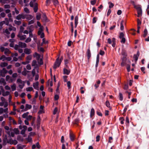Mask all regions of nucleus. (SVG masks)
Returning a JSON list of instances; mask_svg holds the SVG:
<instances>
[{
  "label": "nucleus",
  "mask_w": 149,
  "mask_h": 149,
  "mask_svg": "<svg viewBox=\"0 0 149 149\" xmlns=\"http://www.w3.org/2000/svg\"><path fill=\"white\" fill-rule=\"evenodd\" d=\"M41 15L40 13H37L36 16V18L37 20H39L41 18Z\"/></svg>",
  "instance_id": "20"
},
{
  "label": "nucleus",
  "mask_w": 149,
  "mask_h": 149,
  "mask_svg": "<svg viewBox=\"0 0 149 149\" xmlns=\"http://www.w3.org/2000/svg\"><path fill=\"white\" fill-rule=\"evenodd\" d=\"M122 54L123 55V56H125L126 57V56H127V54L125 50H123L122 51Z\"/></svg>",
  "instance_id": "39"
},
{
  "label": "nucleus",
  "mask_w": 149,
  "mask_h": 149,
  "mask_svg": "<svg viewBox=\"0 0 149 149\" xmlns=\"http://www.w3.org/2000/svg\"><path fill=\"white\" fill-rule=\"evenodd\" d=\"M96 2V0H93L91 1V3L92 5H94Z\"/></svg>",
  "instance_id": "52"
},
{
  "label": "nucleus",
  "mask_w": 149,
  "mask_h": 149,
  "mask_svg": "<svg viewBox=\"0 0 149 149\" xmlns=\"http://www.w3.org/2000/svg\"><path fill=\"white\" fill-rule=\"evenodd\" d=\"M128 88V84H125L124 85V87H123V88L124 90H127Z\"/></svg>",
  "instance_id": "51"
},
{
  "label": "nucleus",
  "mask_w": 149,
  "mask_h": 149,
  "mask_svg": "<svg viewBox=\"0 0 149 149\" xmlns=\"http://www.w3.org/2000/svg\"><path fill=\"white\" fill-rule=\"evenodd\" d=\"M38 5L37 3L34 4V7L33 8L34 11L35 13L38 10Z\"/></svg>",
  "instance_id": "15"
},
{
  "label": "nucleus",
  "mask_w": 149,
  "mask_h": 149,
  "mask_svg": "<svg viewBox=\"0 0 149 149\" xmlns=\"http://www.w3.org/2000/svg\"><path fill=\"white\" fill-rule=\"evenodd\" d=\"M119 98L120 100L121 101H122L123 99V95L121 93H119Z\"/></svg>",
  "instance_id": "29"
},
{
  "label": "nucleus",
  "mask_w": 149,
  "mask_h": 149,
  "mask_svg": "<svg viewBox=\"0 0 149 149\" xmlns=\"http://www.w3.org/2000/svg\"><path fill=\"white\" fill-rule=\"evenodd\" d=\"M106 106L108 107H109V108H110V103H109V102L108 101V100H107L106 102Z\"/></svg>",
  "instance_id": "44"
},
{
  "label": "nucleus",
  "mask_w": 149,
  "mask_h": 149,
  "mask_svg": "<svg viewBox=\"0 0 149 149\" xmlns=\"http://www.w3.org/2000/svg\"><path fill=\"white\" fill-rule=\"evenodd\" d=\"M59 96L57 95H55L54 96V100H58L59 99Z\"/></svg>",
  "instance_id": "54"
},
{
  "label": "nucleus",
  "mask_w": 149,
  "mask_h": 149,
  "mask_svg": "<svg viewBox=\"0 0 149 149\" xmlns=\"http://www.w3.org/2000/svg\"><path fill=\"white\" fill-rule=\"evenodd\" d=\"M79 118H76V119L73 123L74 124H77L79 122Z\"/></svg>",
  "instance_id": "43"
},
{
  "label": "nucleus",
  "mask_w": 149,
  "mask_h": 149,
  "mask_svg": "<svg viewBox=\"0 0 149 149\" xmlns=\"http://www.w3.org/2000/svg\"><path fill=\"white\" fill-rule=\"evenodd\" d=\"M18 45L19 47L22 48H25L26 47V44L25 43L21 42H19Z\"/></svg>",
  "instance_id": "6"
},
{
  "label": "nucleus",
  "mask_w": 149,
  "mask_h": 149,
  "mask_svg": "<svg viewBox=\"0 0 149 149\" xmlns=\"http://www.w3.org/2000/svg\"><path fill=\"white\" fill-rule=\"evenodd\" d=\"M26 17V15L23 14H19L16 17V19L18 20H19L21 18L24 19Z\"/></svg>",
  "instance_id": "4"
},
{
  "label": "nucleus",
  "mask_w": 149,
  "mask_h": 149,
  "mask_svg": "<svg viewBox=\"0 0 149 149\" xmlns=\"http://www.w3.org/2000/svg\"><path fill=\"white\" fill-rule=\"evenodd\" d=\"M70 139L72 141H73L74 140V136L72 133H71L70 131Z\"/></svg>",
  "instance_id": "13"
},
{
  "label": "nucleus",
  "mask_w": 149,
  "mask_h": 149,
  "mask_svg": "<svg viewBox=\"0 0 149 149\" xmlns=\"http://www.w3.org/2000/svg\"><path fill=\"white\" fill-rule=\"evenodd\" d=\"M100 81L99 80H98L97 82V84H95V89H97V88L99 87V85L100 84Z\"/></svg>",
  "instance_id": "28"
},
{
  "label": "nucleus",
  "mask_w": 149,
  "mask_h": 149,
  "mask_svg": "<svg viewBox=\"0 0 149 149\" xmlns=\"http://www.w3.org/2000/svg\"><path fill=\"white\" fill-rule=\"evenodd\" d=\"M38 85L39 82L38 81L36 82V83H33V86L34 88L38 90H39Z\"/></svg>",
  "instance_id": "8"
},
{
  "label": "nucleus",
  "mask_w": 149,
  "mask_h": 149,
  "mask_svg": "<svg viewBox=\"0 0 149 149\" xmlns=\"http://www.w3.org/2000/svg\"><path fill=\"white\" fill-rule=\"evenodd\" d=\"M127 58L125 56H123L122 58V62L121 63V65L122 66H124L126 64Z\"/></svg>",
  "instance_id": "2"
},
{
  "label": "nucleus",
  "mask_w": 149,
  "mask_h": 149,
  "mask_svg": "<svg viewBox=\"0 0 149 149\" xmlns=\"http://www.w3.org/2000/svg\"><path fill=\"white\" fill-rule=\"evenodd\" d=\"M124 35L123 32L120 33L119 37L120 39L124 38Z\"/></svg>",
  "instance_id": "32"
},
{
  "label": "nucleus",
  "mask_w": 149,
  "mask_h": 149,
  "mask_svg": "<svg viewBox=\"0 0 149 149\" xmlns=\"http://www.w3.org/2000/svg\"><path fill=\"white\" fill-rule=\"evenodd\" d=\"M70 72V70H68L65 68H64L63 69V73L64 74L68 75Z\"/></svg>",
  "instance_id": "17"
},
{
  "label": "nucleus",
  "mask_w": 149,
  "mask_h": 149,
  "mask_svg": "<svg viewBox=\"0 0 149 149\" xmlns=\"http://www.w3.org/2000/svg\"><path fill=\"white\" fill-rule=\"evenodd\" d=\"M13 131L16 134H19V131L18 128H14L13 130Z\"/></svg>",
  "instance_id": "24"
},
{
  "label": "nucleus",
  "mask_w": 149,
  "mask_h": 149,
  "mask_svg": "<svg viewBox=\"0 0 149 149\" xmlns=\"http://www.w3.org/2000/svg\"><path fill=\"white\" fill-rule=\"evenodd\" d=\"M26 68L27 70H30L31 69V66L30 64H28L26 66Z\"/></svg>",
  "instance_id": "64"
},
{
  "label": "nucleus",
  "mask_w": 149,
  "mask_h": 149,
  "mask_svg": "<svg viewBox=\"0 0 149 149\" xmlns=\"http://www.w3.org/2000/svg\"><path fill=\"white\" fill-rule=\"evenodd\" d=\"M127 68V71L128 72H129L130 70V65L128 64H127L126 65Z\"/></svg>",
  "instance_id": "34"
},
{
  "label": "nucleus",
  "mask_w": 149,
  "mask_h": 149,
  "mask_svg": "<svg viewBox=\"0 0 149 149\" xmlns=\"http://www.w3.org/2000/svg\"><path fill=\"white\" fill-rule=\"evenodd\" d=\"M11 88L13 91L16 90V85L15 84H13V85L11 86Z\"/></svg>",
  "instance_id": "25"
},
{
  "label": "nucleus",
  "mask_w": 149,
  "mask_h": 149,
  "mask_svg": "<svg viewBox=\"0 0 149 149\" xmlns=\"http://www.w3.org/2000/svg\"><path fill=\"white\" fill-rule=\"evenodd\" d=\"M99 54L102 55L103 56L104 54V52L102 50H100L99 53Z\"/></svg>",
  "instance_id": "57"
},
{
  "label": "nucleus",
  "mask_w": 149,
  "mask_h": 149,
  "mask_svg": "<svg viewBox=\"0 0 149 149\" xmlns=\"http://www.w3.org/2000/svg\"><path fill=\"white\" fill-rule=\"evenodd\" d=\"M6 57L4 55H2L1 57L0 58V60H2L3 61L6 60Z\"/></svg>",
  "instance_id": "27"
},
{
  "label": "nucleus",
  "mask_w": 149,
  "mask_h": 149,
  "mask_svg": "<svg viewBox=\"0 0 149 149\" xmlns=\"http://www.w3.org/2000/svg\"><path fill=\"white\" fill-rule=\"evenodd\" d=\"M137 25H140L141 24V22L140 20L139 19H137Z\"/></svg>",
  "instance_id": "63"
},
{
  "label": "nucleus",
  "mask_w": 149,
  "mask_h": 149,
  "mask_svg": "<svg viewBox=\"0 0 149 149\" xmlns=\"http://www.w3.org/2000/svg\"><path fill=\"white\" fill-rule=\"evenodd\" d=\"M26 58L27 60H30L31 59V55H28L27 56Z\"/></svg>",
  "instance_id": "61"
},
{
  "label": "nucleus",
  "mask_w": 149,
  "mask_h": 149,
  "mask_svg": "<svg viewBox=\"0 0 149 149\" xmlns=\"http://www.w3.org/2000/svg\"><path fill=\"white\" fill-rule=\"evenodd\" d=\"M135 8L137 10L138 15H141L142 14V10L140 6H138Z\"/></svg>",
  "instance_id": "5"
},
{
  "label": "nucleus",
  "mask_w": 149,
  "mask_h": 149,
  "mask_svg": "<svg viewBox=\"0 0 149 149\" xmlns=\"http://www.w3.org/2000/svg\"><path fill=\"white\" fill-rule=\"evenodd\" d=\"M63 59V58L62 56L60 60L59 61V56L56 59V61L55 62L53 66V68L54 69H56L57 67H59L60 65L61 62Z\"/></svg>",
  "instance_id": "1"
},
{
  "label": "nucleus",
  "mask_w": 149,
  "mask_h": 149,
  "mask_svg": "<svg viewBox=\"0 0 149 149\" xmlns=\"http://www.w3.org/2000/svg\"><path fill=\"white\" fill-rule=\"evenodd\" d=\"M12 140L11 139H10L9 140L7 141V143H9L10 145L13 144V143H12Z\"/></svg>",
  "instance_id": "41"
},
{
  "label": "nucleus",
  "mask_w": 149,
  "mask_h": 149,
  "mask_svg": "<svg viewBox=\"0 0 149 149\" xmlns=\"http://www.w3.org/2000/svg\"><path fill=\"white\" fill-rule=\"evenodd\" d=\"M32 107L31 105H29L28 104H26L25 106V107L24 109V111H26L29 109H30Z\"/></svg>",
  "instance_id": "12"
},
{
  "label": "nucleus",
  "mask_w": 149,
  "mask_h": 149,
  "mask_svg": "<svg viewBox=\"0 0 149 149\" xmlns=\"http://www.w3.org/2000/svg\"><path fill=\"white\" fill-rule=\"evenodd\" d=\"M31 41V39L30 38H27L26 40L25 41V42L26 43H27L30 42Z\"/></svg>",
  "instance_id": "49"
},
{
  "label": "nucleus",
  "mask_w": 149,
  "mask_h": 149,
  "mask_svg": "<svg viewBox=\"0 0 149 149\" xmlns=\"http://www.w3.org/2000/svg\"><path fill=\"white\" fill-rule=\"evenodd\" d=\"M12 143H13V144L14 145H16L17 144V141L16 140H12Z\"/></svg>",
  "instance_id": "60"
},
{
  "label": "nucleus",
  "mask_w": 149,
  "mask_h": 149,
  "mask_svg": "<svg viewBox=\"0 0 149 149\" xmlns=\"http://www.w3.org/2000/svg\"><path fill=\"white\" fill-rule=\"evenodd\" d=\"M58 111V109L57 107H55L54 110L53 114H55Z\"/></svg>",
  "instance_id": "48"
},
{
  "label": "nucleus",
  "mask_w": 149,
  "mask_h": 149,
  "mask_svg": "<svg viewBox=\"0 0 149 149\" xmlns=\"http://www.w3.org/2000/svg\"><path fill=\"white\" fill-rule=\"evenodd\" d=\"M109 4V7L110 8H112L114 6V4L111 2H109L108 3Z\"/></svg>",
  "instance_id": "31"
},
{
  "label": "nucleus",
  "mask_w": 149,
  "mask_h": 149,
  "mask_svg": "<svg viewBox=\"0 0 149 149\" xmlns=\"http://www.w3.org/2000/svg\"><path fill=\"white\" fill-rule=\"evenodd\" d=\"M26 89L27 91H31L33 90V88L32 87H29L26 88Z\"/></svg>",
  "instance_id": "37"
},
{
  "label": "nucleus",
  "mask_w": 149,
  "mask_h": 149,
  "mask_svg": "<svg viewBox=\"0 0 149 149\" xmlns=\"http://www.w3.org/2000/svg\"><path fill=\"white\" fill-rule=\"evenodd\" d=\"M7 138L6 136L3 139V146H5L6 145L7 143Z\"/></svg>",
  "instance_id": "14"
},
{
  "label": "nucleus",
  "mask_w": 149,
  "mask_h": 149,
  "mask_svg": "<svg viewBox=\"0 0 149 149\" xmlns=\"http://www.w3.org/2000/svg\"><path fill=\"white\" fill-rule=\"evenodd\" d=\"M10 53L11 52L9 49L7 48H6L4 52V54H5L7 55V54H10Z\"/></svg>",
  "instance_id": "18"
},
{
  "label": "nucleus",
  "mask_w": 149,
  "mask_h": 149,
  "mask_svg": "<svg viewBox=\"0 0 149 149\" xmlns=\"http://www.w3.org/2000/svg\"><path fill=\"white\" fill-rule=\"evenodd\" d=\"M147 30L146 29H145L144 31V34L143 35V36L145 37L146 36L147 34Z\"/></svg>",
  "instance_id": "35"
},
{
  "label": "nucleus",
  "mask_w": 149,
  "mask_h": 149,
  "mask_svg": "<svg viewBox=\"0 0 149 149\" xmlns=\"http://www.w3.org/2000/svg\"><path fill=\"white\" fill-rule=\"evenodd\" d=\"M53 2L54 5L56 6L58 4V1L57 0H52Z\"/></svg>",
  "instance_id": "38"
},
{
  "label": "nucleus",
  "mask_w": 149,
  "mask_h": 149,
  "mask_svg": "<svg viewBox=\"0 0 149 149\" xmlns=\"http://www.w3.org/2000/svg\"><path fill=\"white\" fill-rule=\"evenodd\" d=\"M87 55L88 57V60H89V58L91 57V54L90 52V49L89 48L88 49L87 52Z\"/></svg>",
  "instance_id": "11"
},
{
  "label": "nucleus",
  "mask_w": 149,
  "mask_h": 149,
  "mask_svg": "<svg viewBox=\"0 0 149 149\" xmlns=\"http://www.w3.org/2000/svg\"><path fill=\"white\" fill-rule=\"evenodd\" d=\"M14 22L15 24H16L18 25H20V24H21V23H22L21 21H17L16 20H15L14 21Z\"/></svg>",
  "instance_id": "30"
},
{
  "label": "nucleus",
  "mask_w": 149,
  "mask_h": 149,
  "mask_svg": "<svg viewBox=\"0 0 149 149\" xmlns=\"http://www.w3.org/2000/svg\"><path fill=\"white\" fill-rule=\"evenodd\" d=\"M10 6L9 5H5L4 6V7L6 9L10 8Z\"/></svg>",
  "instance_id": "62"
},
{
  "label": "nucleus",
  "mask_w": 149,
  "mask_h": 149,
  "mask_svg": "<svg viewBox=\"0 0 149 149\" xmlns=\"http://www.w3.org/2000/svg\"><path fill=\"white\" fill-rule=\"evenodd\" d=\"M1 72L5 74H6L8 72V71L4 68H3V69L1 70Z\"/></svg>",
  "instance_id": "40"
},
{
  "label": "nucleus",
  "mask_w": 149,
  "mask_h": 149,
  "mask_svg": "<svg viewBox=\"0 0 149 149\" xmlns=\"http://www.w3.org/2000/svg\"><path fill=\"white\" fill-rule=\"evenodd\" d=\"M19 47V45H15L14 47V48L15 50H18V49Z\"/></svg>",
  "instance_id": "50"
},
{
  "label": "nucleus",
  "mask_w": 149,
  "mask_h": 149,
  "mask_svg": "<svg viewBox=\"0 0 149 149\" xmlns=\"http://www.w3.org/2000/svg\"><path fill=\"white\" fill-rule=\"evenodd\" d=\"M121 39V40L120 42L121 43H124L125 42V40H126L125 38H122Z\"/></svg>",
  "instance_id": "59"
},
{
  "label": "nucleus",
  "mask_w": 149,
  "mask_h": 149,
  "mask_svg": "<svg viewBox=\"0 0 149 149\" xmlns=\"http://www.w3.org/2000/svg\"><path fill=\"white\" fill-rule=\"evenodd\" d=\"M95 113V111L94 109L92 108L91 110V114H90V116L91 117H92L94 115Z\"/></svg>",
  "instance_id": "21"
},
{
  "label": "nucleus",
  "mask_w": 149,
  "mask_h": 149,
  "mask_svg": "<svg viewBox=\"0 0 149 149\" xmlns=\"http://www.w3.org/2000/svg\"><path fill=\"white\" fill-rule=\"evenodd\" d=\"M36 68V67L34 68L33 69L32 71V75L33 77L34 76L35 74H36V71L35 70V68Z\"/></svg>",
  "instance_id": "42"
},
{
  "label": "nucleus",
  "mask_w": 149,
  "mask_h": 149,
  "mask_svg": "<svg viewBox=\"0 0 149 149\" xmlns=\"http://www.w3.org/2000/svg\"><path fill=\"white\" fill-rule=\"evenodd\" d=\"M42 21L45 23H47L49 21L45 14L44 13L42 16Z\"/></svg>",
  "instance_id": "3"
},
{
  "label": "nucleus",
  "mask_w": 149,
  "mask_h": 149,
  "mask_svg": "<svg viewBox=\"0 0 149 149\" xmlns=\"http://www.w3.org/2000/svg\"><path fill=\"white\" fill-rule=\"evenodd\" d=\"M28 120H29L28 118H26V120H25V121H24V123H25V124L27 125H28L29 124V123L28 121Z\"/></svg>",
  "instance_id": "56"
},
{
  "label": "nucleus",
  "mask_w": 149,
  "mask_h": 149,
  "mask_svg": "<svg viewBox=\"0 0 149 149\" xmlns=\"http://www.w3.org/2000/svg\"><path fill=\"white\" fill-rule=\"evenodd\" d=\"M139 55V51L137 52L136 54H134V58L135 59V62L136 63V61H137L138 57Z\"/></svg>",
  "instance_id": "10"
},
{
  "label": "nucleus",
  "mask_w": 149,
  "mask_h": 149,
  "mask_svg": "<svg viewBox=\"0 0 149 149\" xmlns=\"http://www.w3.org/2000/svg\"><path fill=\"white\" fill-rule=\"evenodd\" d=\"M38 63L40 65H42L43 64V62L42 59L41 58H40L39 61L38 62Z\"/></svg>",
  "instance_id": "45"
},
{
  "label": "nucleus",
  "mask_w": 149,
  "mask_h": 149,
  "mask_svg": "<svg viewBox=\"0 0 149 149\" xmlns=\"http://www.w3.org/2000/svg\"><path fill=\"white\" fill-rule=\"evenodd\" d=\"M9 92L8 91H6L5 93H2V95L3 96H7L9 94Z\"/></svg>",
  "instance_id": "33"
},
{
  "label": "nucleus",
  "mask_w": 149,
  "mask_h": 149,
  "mask_svg": "<svg viewBox=\"0 0 149 149\" xmlns=\"http://www.w3.org/2000/svg\"><path fill=\"white\" fill-rule=\"evenodd\" d=\"M24 52L27 54H29L31 52L30 49L27 48H25L24 49Z\"/></svg>",
  "instance_id": "9"
},
{
  "label": "nucleus",
  "mask_w": 149,
  "mask_h": 149,
  "mask_svg": "<svg viewBox=\"0 0 149 149\" xmlns=\"http://www.w3.org/2000/svg\"><path fill=\"white\" fill-rule=\"evenodd\" d=\"M60 86V84L59 83H58V86L57 88L56 89V91L58 93H59V88Z\"/></svg>",
  "instance_id": "55"
},
{
  "label": "nucleus",
  "mask_w": 149,
  "mask_h": 149,
  "mask_svg": "<svg viewBox=\"0 0 149 149\" xmlns=\"http://www.w3.org/2000/svg\"><path fill=\"white\" fill-rule=\"evenodd\" d=\"M123 22L124 21L122 20L120 23V29L122 31L124 29V26H123Z\"/></svg>",
  "instance_id": "23"
},
{
  "label": "nucleus",
  "mask_w": 149,
  "mask_h": 149,
  "mask_svg": "<svg viewBox=\"0 0 149 149\" xmlns=\"http://www.w3.org/2000/svg\"><path fill=\"white\" fill-rule=\"evenodd\" d=\"M36 146L37 147V148H40V146L39 145V143L38 142H37L36 143Z\"/></svg>",
  "instance_id": "58"
},
{
  "label": "nucleus",
  "mask_w": 149,
  "mask_h": 149,
  "mask_svg": "<svg viewBox=\"0 0 149 149\" xmlns=\"http://www.w3.org/2000/svg\"><path fill=\"white\" fill-rule=\"evenodd\" d=\"M67 86L69 89H70V87L71 83L70 81H68L67 82Z\"/></svg>",
  "instance_id": "53"
},
{
  "label": "nucleus",
  "mask_w": 149,
  "mask_h": 149,
  "mask_svg": "<svg viewBox=\"0 0 149 149\" xmlns=\"http://www.w3.org/2000/svg\"><path fill=\"white\" fill-rule=\"evenodd\" d=\"M78 17L77 15L75 17V27H76L78 23Z\"/></svg>",
  "instance_id": "16"
},
{
  "label": "nucleus",
  "mask_w": 149,
  "mask_h": 149,
  "mask_svg": "<svg viewBox=\"0 0 149 149\" xmlns=\"http://www.w3.org/2000/svg\"><path fill=\"white\" fill-rule=\"evenodd\" d=\"M8 64L7 63L5 62L1 63L0 64V66L1 67H4L7 66Z\"/></svg>",
  "instance_id": "19"
},
{
  "label": "nucleus",
  "mask_w": 149,
  "mask_h": 149,
  "mask_svg": "<svg viewBox=\"0 0 149 149\" xmlns=\"http://www.w3.org/2000/svg\"><path fill=\"white\" fill-rule=\"evenodd\" d=\"M24 28L22 26H21L20 28V31L19 32L22 33L23 32Z\"/></svg>",
  "instance_id": "46"
},
{
  "label": "nucleus",
  "mask_w": 149,
  "mask_h": 149,
  "mask_svg": "<svg viewBox=\"0 0 149 149\" xmlns=\"http://www.w3.org/2000/svg\"><path fill=\"white\" fill-rule=\"evenodd\" d=\"M17 36L20 38V40H23L26 38V35H24L21 36L20 35L19 32V34L17 35Z\"/></svg>",
  "instance_id": "7"
},
{
  "label": "nucleus",
  "mask_w": 149,
  "mask_h": 149,
  "mask_svg": "<svg viewBox=\"0 0 149 149\" xmlns=\"http://www.w3.org/2000/svg\"><path fill=\"white\" fill-rule=\"evenodd\" d=\"M24 10L26 13H29V9L26 7H25L24 8Z\"/></svg>",
  "instance_id": "47"
},
{
  "label": "nucleus",
  "mask_w": 149,
  "mask_h": 149,
  "mask_svg": "<svg viewBox=\"0 0 149 149\" xmlns=\"http://www.w3.org/2000/svg\"><path fill=\"white\" fill-rule=\"evenodd\" d=\"M37 61L36 60H33L32 63V66H37Z\"/></svg>",
  "instance_id": "26"
},
{
  "label": "nucleus",
  "mask_w": 149,
  "mask_h": 149,
  "mask_svg": "<svg viewBox=\"0 0 149 149\" xmlns=\"http://www.w3.org/2000/svg\"><path fill=\"white\" fill-rule=\"evenodd\" d=\"M26 19H28V20H30L31 19L33 18V16L30 15H26Z\"/></svg>",
  "instance_id": "22"
},
{
  "label": "nucleus",
  "mask_w": 149,
  "mask_h": 149,
  "mask_svg": "<svg viewBox=\"0 0 149 149\" xmlns=\"http://www.w3.org/2000/svg\"><path fill=\"white\" fill-rule=\"evenodd\" d=\"M33 31V30H29V36L31 38H32L33 37V34L32 33V32Z\"/></svg>",
  "instance_id": "36"
}]
</instances>
